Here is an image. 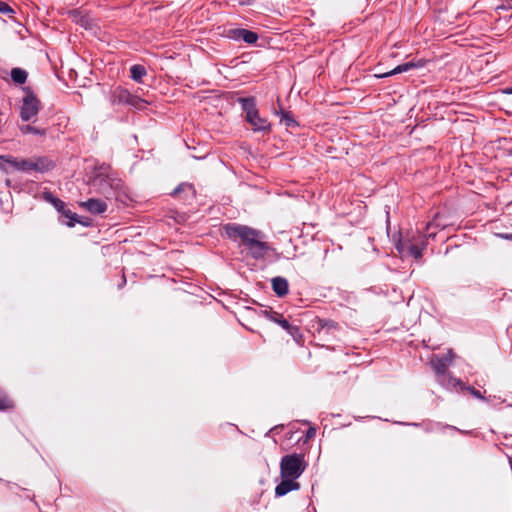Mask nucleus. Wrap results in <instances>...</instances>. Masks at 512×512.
Returning a JSON list of instances; mask_svg holds the SVG:
<instances>
[{"label":"nucleus","instance_id":"30","mask_svg":"<svg viewBox=\"0 0 512 512\" xmlns=\"http://www.w3.org/2000/svg\"><path fill=\"white\" fill-rule=\"evenodd\" d=\"M43 199L48 203H53L57 197H55L50 191H44L42 194Z\"/></svg>","mask_w":512,"mask_h":512},{"label":"nucleus","instance_id":"16","mask_svg":"<svg viewBox=\"0 0 512 512\" xmlns=\"http://www.w3.org/2000/svg\"><path fill=\"white\" fill-rule=\"evenodd\" d=\"M239 102L242 106L243 111L246 113V117L249 115L255 116L256 104L253 97L240 98Z\"/></svg>","mask_w":512,"mask_h":512},{"label":"nucleus","instance_id":"14","mask_svg":"<svg viewBox=\"0 0 512 512\" xmlns=\"http://www.w3.org/2000/svg\"><path fill=\"white\" fill-rule=\"evenodd\" d=\"M129 94L128 90L116 87L110 93V102L113 105L127 104Z\"/></svg>","mask_w":512,"mask_h":512},{"label":"nucleus","instance_id":"33","mask_svg":"<svg viewBox=\"0 0 512 512\" xmlns=\"http://www.w3.org/2000/svg\"><path fill=\"white\" fill-rule=\"evenodd\" d=\"M284 120H285L287 126H291L292 124L295 123V121L288 115L284 116Z\"/></svg>","mask_w":512,"mask_h":512},{"label":"nucleus","instance_id":"36","mask_svg":"<svg viewBox=\"0 0 512 512\" xmlns=\"http://www.w3.org/2000/svg\"><path fill=\"white\" fill-rule=\"evenodd\" d=\"M502 237L507 239V240H512V233L504 234V235H502Z\"/></svg>","mask_w":512,"mask_h":512},{"label":"nucleus","instance_id":"25","mask_svg":"<svg viewBox=\"0 0 512 512\" xmlns=\"http://www.w3.org/2000/svg\"><path fill=\"white\" fill-rule=\"evenodd\" d=\"M13 407V402L7 397L5 392L0 389V411Z\"/></svg>","mask_w":512,"mask_h":512},{"label":"nucleus","instance_id":"35","mask_svg":"<svg viewBox=\"0 0 512 512\" xmlns=\"http://www.w3.org/2000/svg\"><path fill=\"white\" fill-rule=\"evenodd\" d=\"M0 169L5 173H9L8 168L4 165V163L0 162Z\"/></svg>","mask_w":512,"mask_h":512},{"label":"nucleus","instance_id":"9","mask_svg":"<svg viewBox=\"0 0 512 512\" xmlns=\"http://www.w3.org/2000/svg\"><path fill=\"white\" fill-rule=\"evenodd\" d=\"M79 205L91 214L95 215L103 214L107 210V203L95 198H90L87 201L80 202Z\"/></svg>","mask_w":512,"mask_h":512},{"label":"nucleus","instance_id":"28","mask_svg":"<svg viewBox=\"0 0 512 512\" xmlns=\"http://www.w3.org/2000/svg\"><path fill=\"white\" fill-rule=\"evenodd\" d=\"M461 390L466 389L465 385L463 384V388L461 386H458ZM467 390L476 398L484 400V397L482 396L481 392L479 390H476L474 387H467Z\"/></svg>","mask_w":512,"mask_h":512},{"label":"nucleus","instance_id":"31","mask_svg":"<svg viewBox=\"0 0 512 512\" xmlns=\"http://www.w3.org/2000/svg\"><path fill=\"white\" fill-rule=\"evenodd\" d=\"M52 205L58 212H61L64 209L65 203L59 198H56Z\"/></svg>","mask_w":512,"mask_h":512},{"label":"nucleus","instance_id":"7","mask_svg":"<svg viewBox=\"0 0 512 512\" xmlns=\"http://www.w3.org/2000/svg\"><path fill=\"white\" fill-rule=\"evenodd\" d=\"M226 36L235 41H243L247 44L255 43L259 36L256 32L244 28H231L226 31Z\"/></svg>","mask_w":512,"mask_h":512},{"label":"nucleus","instance_id":"17","mask_svg":"<svg viewBox=\"0 0 512 512\" xmlns=\"http://www.w3.org/2000/svg\"><path fill=\"white\" fill-rule=\"evenodd\" d=\"M10 76L15 84H24L27 80L28 73L22 68L15 67L11 70Z\"/></svg>","mask_w":512,"mask_h":512},{"label":"nucleus","instance_id":"38","mask_svg":"<svg viewBox=\"0 0 512 512\" xmlns=\"http://www.w3.org/2000/svg\"><path fill=\"white\" fill-rule=\"evenodd\" d=\"M125 283H126V279H125V277H123V281H122V283L119 285V287L121 288V287H122V285H124Z\"/></svg>","mask_w":512,"mask_h":512},{"label":"nucleus","instance_id":"15","mask_svg":"<svg viewBox=\"0 0 512 512\" xmlns=\"http://www.w3.org/2000/svg\"><path fill=\"white\" fill-rule=\"evenodd\" d=\"M246 119L253 127L254 131H264L269 128L268 121L264 118H261L258 111H255V116L249 115L246 117Z\"/></svg>","mask_w":512,"mask_h":512},{"label":"nucleus","instance_id":"6","mask_svg":"<svg viewBox=\"0 0 512 512\" xmlns=\"http://www.w3.org/2000/svg\"><path fill=\"white\" fill-rule=\"evenodd\" d=\"M305 468L306 464L301 454H290L281 459L280 469L283 478L297 479Z\"/></svg>","mask_w":512,"mask_h":512},{"label":"nucleus","instance_id":"24","mask_svg":"<svg viewBox=\"0 0 512 512\" xmlns=\"http://www.w3.org/2000/svg\"><path fill=\"white\" fill-rule=\"evenodd\" d=\"M146 101L136 95L129 94L126 105H130L136 109H143L146 105Z\"/></svg>","mask_w":512,"mask_h":512},{"label":"nucleus","instance_id":"37","mask_svg":"<svg viewBox=\"0 0 512 512\" xmlns=\"http://www.w3.org/2000/svg\"><path fill=\"white\" fill-rule=\"evenodd\" d=\"M433 223H428L426 229L429 230L432 227Z\"/></svg>","mask_w":512,"mask_h":512},{"label":"nucleus","instance_id":"2","mask_svg":"<svg viewBox=\"0 0 512 512\" xmlns=\"http://www.w3.org/2000/svg\"><path fill=\"white\" fill-rule=\"evenodd\" d=\"M434 237L435 233L409 231L396 243V249L403 257H413L415 260H419L427 247L428 239Z\"/></svg>","mask_w":512,"mask_h":512},{"label":"nucleus","instance_id":"11","mask_svg":"<svg viewBox=\"0 0 512 512\" xmlns=\"http://www.w3.org/2000/svg\"><path fill=\"white\" fill-rule=\"evenodd\" d=\"M296 479L284 478L275 488V494L278 497L284 496L290 491L298 490L300 485Z\"/></svg>","mask_w":512,"mask_h":512},{"label":"nucleus","instance_id":"4","mask_svg":"<svg viewBox=\"0 0 512 512\" xmlns=\"http://www.w3.org/2000/svg\"><path fill=\"white\" fill-rule=\"evenodd\" d=\"M453 361V353L449 350L444 355H435L431 359V366L436 374L437 382L446 389L463 388V382L447 373V368Z\"/></svg>","mask_w":512,"mask_h":512},{"label":"nucleus","instance_id":"13","mask_svg":"<svg viewBox=\"0 0 512 512\" xmlns=\"http://www.w3.org/2000/svg\"><path fill=\"white\" fill-rule=\"evenodd\" d=\"M33 171L45 173L52 170L55 166L54 162L47 157L32 158Z\"/></svg>","mask_w":512,"mask_h":512},{"label":"nucleus","instance_id":"29","mask_svg":"<svg viewBox=\"0 0 512 512\" xmlns=\"http://www.w3.org/2000/svg\"><path fill=\"white\" fill-rule=\"evenodd\" d=\"M185 189H188L190 191H193V188L191 185L189 184H185V183H182L180 184L178 187H176L173 191V195H177L179 194L181 191L185 190Z\"/></svg>","mask_w":512,"mask_h":512},{"label":"nucleus","instance_id":"40","mask_svg":"<svg viewBox=\"0 0 512 512\" xmlns=\"http://www.w3.org/2000/svg\"><path fill=\"white\" fill-rule=\"evenodd\" d=\"M404 64L410 65V64H414V63H413V61H407Z\"/></svg>","mask_w":512,"mask_h":512},{"label":"nucleus","instance_id":"39","mask_svg":"<svg viewBox=\"0 0 512 512\" xmlns=\"http://www.w3.org/2000/svg\"><path fill=\"white\" fill-rule=\"evenodd\" d=\"M484 62H485V64H489L490 63V59L487 58V59L484 60Z\"/></svg>","mask_w":512,"mask_h":512},{"label":"nucleus","instance_id":"12","mask_svg":"<svg viewBox=\"0 0 512 512\" xmlns=\"http://www.w3.org/2000/svg\"><path fill=\"white\" fill-rule=\"evenodd\" d=\"M272 289L278 297H284L289 292L288 280L284 277L277 276L271 280Z\"/></svg>","mask_w":512,"mask_h":512},{"label":"nucleus","instance_id":"27","mask_svg":"<svg viewBox=\"0 0 512 512\" xmlns=\"http://www.w3.org/2000/svg\"><path fill=\"white\" fill-rule=\"evenodd\" d=\"M0 12L5 15H9L11 13H14V10L6 2L0 1Z\"/></svg>","mask_w":512,"mask_h":512},{"label":"nucleus","instance_id":"18","mask_svg":"<svg viewBox=\"0 0 512 512\" xmlns=\"http://www.w3.org/2000/svg\"><path fill=\"white\" fill-rule=\"evenodd\" d=\"M60 213L62 214V216L69 219V221L66 224L70 227H73L75 225V223H80L85 226L88 225V223L81 221L76 213H73L69 209H66L65 206H64V209Z\"/></svg>","mask_w":512,"mask_h":512},{"label":"nucleus","instance_id":"10","mask_svg":"<svg viewBox=\"0 0 512 512\" xmlns=\"http://www.w3.org/2000/svg\"><path fill=\"white\" fill-rule=\"evenodd\" d=\"M266 317L272 321L280 325L284 330H286L290 335L294 336L295 332L298 331L297 327L292 326L288 320H286L281 314L273 311H264Z\"/></svg>","mask_w":512,"mask_h":512},{"label":"nucleus","instance_id":"8","mask_svg":"<svg viewBox=\"0 0 512 512\" xmlns=\"http://www.w3.org/2000/svg\"><path fill=\"white\" fill-rule=\"evenodd\" d=\"M68 14L75 23L81 25L86 30H93L96 28L94 20L87 11L82 9H73L69 11Z\"/></svg>","mask_w":512,"mask_h":512},{"label":"nucleus","instance_id":"5","mask_svg":"<svg viewBox=\"0 0 512 512\" xmlns=\"http://www.w3.org/2000/svg\"><path fill=\"white\" fill-rule=\"evenodd\" d=\"M24 96L20 106V118L24 122L34 121L40 109L41 102L30 87H23Z\"/></svg>","mask_w":512,"mask_h":512},{"label":"nucleus","instance_id":"21","mask_svg":"<svg viewBox=\"0 0 512 512\" xmlns=\"http://www.w3.org/2000/svg\"><path fill=\"white\" fill-rule=\"evenodd\" d=\"M131 78L136 82H141L147 71L145 66H131Z\"/></svg>","mask_w":512,"mask_h":512},{"label":"nucleus","instance_id":"3","mask_svg":"<svg viewBox=\"0 0 512 512\" xmlns=\"http://www.w3.org/2000/svg\"><path fill=\"white\" fill-rule=\"evenodd\" d=\"M109 169L102 165L90 180L91 187L106 199L117 198L123 190L122 180L111 175Z\"/></svg>","mask_w":512,"mask_h":512},{"label":"nucleus","instance_id":"32","mask_svg":"<svg viewBox=\"0 0 512 512\" xmlns=\"http://www.w3.org/2000/svg\"><path fill=\"white\" fill-rule=\"evenodd\" d=\"M315 435H316V429L314 427H310L306 431V439H312L315 437Z\"/></svg>","mask_w":512,"mask_h":512},{"label":"nucleus","instance_id":"20","mask_svg":"<svg viewBox=\"0 0 512 512\" xmlns=\"http://www.w3.org/2000/svg\"><path fill=\"white\" fill-rule=\"evenodd\" d=\"M411 67L412 66H395V68L392 69V70H389V71H386V72H383V73H379V74H374V77L375 78H385V77L393 76V75H396V74H400V73L406 72Z\"/></svg>","mask_w":512,"mask_h":512},{"label":"nucleus","instance_id":"23","mask_svg":"<svg viewBox=\"0 0 512 512\" xmlns=\"http://www.w3.org/2000/svg\"><path fill=\"white\" fill-rule=\"evenodd\" d=\"M0 161L8 164L13 170L19 171L20 159L11 155H1Z\"/></svg>","mask_w":512,"mask_h":512},{"label":"nucleus","instance_id":"22","mask_svg":"<svg viewBox=\"0 0 512 512\" xmlns=\"http://www.w3.org/2000/svg\"><path fill=\"white\" fill-rule=\"evenodd\" d=\"M443 429H450V430H453V431H458L462 434H467L469 433L468 431H462V430H459L458 428H456L455 426H451V425H442L441 423H434V424H429L427 425L426 427V431H436V430H443Z\"/></svg>","mask_w":512,"mask_h":512},{"label":"nucleus","instance_id":"26","mask_svg":"<svg viewBox=\"0 0 512 512\" xmlns=\"http://www.w3.org/2000/svg\"><path fill=\"white\" fill-rule=\"evenodd\" d=\"M19 171H21V172L33 171L32 159H20Z\"/></svg>","mask_w":512,"mask_h":512},{"label":"nucleus","instance_id":"1","mask_svg":"<svg viewBox=\"0 0 512 512\" xmlns=\"http://www.w3.org/2000/svg\"><path fill=\"white\" fill-rule=\"evenodd\" d=\"M224 230L230 239H240L241 244L254 259L263 258L269 249L268 244L263 241L264 234L260 230L235 223L225 225Z\"/></svg>","mask_w":512,"mask_h":512},{"label":"nucleus","instance_id":"19","mask_svg":"<svg viewBox=\"0 0 512 512\" xmlns=\"http://www.w3.org/2000/svg\"><path fill=\"white\" fill-rule=\"evenodd\" d=\"M19 130L22 134H34L38 136H44L46 134V130L42 128H38L32 126L30 124H23L19 126Z\"/></svg>","mask_w":512,"mask_h":512},{"label":"nucleus","instance_id":"34","mask_svg":"<svg viewBox=\"0 0 512 512\" xmlns=\"http://www.w3.org/2000/svg\"><path fill=\"white\" fill-rule=\"evenodd\" d=\"M502 92L507 95H512V86L503 89Z\"/></svg>","mask_w":512,"mask_h":512}]
</instances>
